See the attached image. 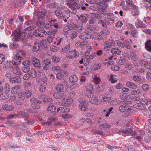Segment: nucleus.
Listing matches in <instances>:
<instances>
[{"instance_id": "9b49d317", "label": "nucleus", "mask_w": 151, "mask_h": 151, "mask_svg": "<svg viewBox=\"0 0 151 151\" xmlns=\"http://www.w3.org/2000/svg\"><path fill=\"white\" fill-rule=\"evenodd\" d=\"M32 63L35 67L40 68L41 67L40 60L39 59L35 58H33Z\"/></svg>"}, {"instance_id": "393cba45", "label": "nucleus", "mask_w": 151, "mask_h": 151, "mask_svg": "<svg viewBox=\"0 0 151 151\" xmlns=\"http://www.w3.org/2000/svg\"><path fill=\"white\" fill-rule=\"evenodd\" d=\"M75 46L76 47L79 46L80 47L82 48L84 46L88 45V42L87 41H84L83 42H77L75 43Z\"/></svg>"}, {"instance_id": "dca6fc26", "label": "nucleus", "mask_w": 151, "mask_h": 151, "mask_svg": "<svg viewBox=\"0 0 151 151\" xmlns=\"http://www.w3.org/2000/svg\"><path fill=\"white\" fill-rule=\"evenodd\" d=\"M135 26L137 28H144L146 27L147 25L145 24L141 20L137 19L135 22Z\"/></svg>"}, {"instance_id": "58836bf2", "label": "nucleus", "mask_w": 151, "mask_h": 151, "mask_svg": "<svg viewBox=\"0 0 151 151\" xmlns=\"http://www.w3.org/2000/svg\"><path fill=\"white\" fill-rule=\"evenodd\" d=\"M93 82L96 84H98L101 81V79L97 75H94L93 80Z\"/></svg>"}, {"instance_id": "603ef678", "label": "nucleus", "mask_w": 151, "mask_h": 151, "mask_svg": "<svg viewBox=\"0 0 151 151\" xmlns=\"http://www.w3.org/2000/svg\"><path fill=\"white\" fill-rule=\"evenodd\" d=\"M24 93L25 94V97L27 98L30 97L32 94V91L29 90L25 91Z\"/></svg>"}, {"instance_id": "72a5a7b5", "label": "nucleus", "mask_w": 151, "mask_h": 151, "mask_svg": "<svg viewBox=\"0 0 151 151\" xmlns=\"http://www.w3.org/2000/svg\"><path fill=\"white\" fill-rule=\"evenodd\" d=\"M14 73L17 75H20L22 74V73L20 71V69L17 67H15L14 68Z\"/></svg>"}, {"instance_id": "69168bd1", "label": "nucleus", "mask_w": 151, "mask_h": 151, "mask_svg": "<svg viewBox=\"0 0 151 151\" xmlns=\"http://www.w3.org/2000/svg\"><path fill=\"white\" fill-rule=\"evenodd\" d=\"M120 59L118 61V63L120 65H124L125 63V60L122 58L121 57H120Z\"/></svg>"}, {"instance_id": "6e6552de", "label": "nucleus", "mask_w": 151, "mask_h": 151, "mask_svg": "<svg viewBox=\"0 0 151 151\" xmlns=\"http://www.w3.org/2000/svg\"><path fill=\"white\" fill-rule=\"evenodd\" d=\"M21 88L22 86H15L11 88V92L13 94H16L21 91Z\"/></svg>"}, {"instance_id": "473e14b6", "label": "nucleus", "mask_w": 151, "mask_h": 151, "mask_svg": "<svg viewBox=\"0 0 151 151\" xmlns=\"http://www.w3.org/2000/svg\"><path fill=\"white\" fill-rule=\"evenodd\" d=\"M78 80V78L76 75L71 76L69 79V81L73 83L77 82Z\"/></svg>"}, {"instance_id": "3c124183", "label": "nucleus", "mask_w": 151, "mask_h": 151, "mask_svg": "<svg viewBox=\"0 0 151 151\" xmlns=\"http://www.w3.org/2000/svg\"><path fill=\"white\" fill-rule=\"evenodd\" d=\"M98 24H100L101 26L105 28L107 27V25L105 21H104L102 20H99L98 23Z\"/></svg>"}, {"instance_id": "7ed1b4c3", "label": "nucleus", "mask_w": 151, "mask_h": 151, "mask_svg": "<svg viewBox=\"0 0 151 151\" xmlns=\"http://www.w3.org/2000/svg\"><path fill=\"white\" fill-rule=\"evenodd\" d=\"M78 52L75 50L69 51L67 53L66 57L70 59H73L78 57Z\"/></svg>"}, {"instance_id": "4468645a", "label": "nucleus", "mask_w": 151, "mask_h": 151, "mask_svg": "<svg viewBox=\"0 0 151 151\" xmlns=\"http://www.w3.org/2000/svg\"><path fill=\"white\" fill-rule=\"evenodd\" d=\"M17 116L21 118H24L27 119L29 117V114L27 112L24 111H19L16 114Z\"/></svg>"}, {"instance_id": "c03bdc74", "label": "nucleus", "mask_w": 151, "mask_h": 151, "mask_svg": "<svg viewBox=\"0 0 151 151\" xmlns=\"http://www.w3.org/2000/svg\"><path fill=\"white\" fill-rule=\"evenodd\" d=\"M30 71L32 77L33 78H36L37 76V73L35 69L33 68H31Z\"/></svg>"}, {"instance_id": "ea45409f", "label": "nucleus", "mask_w": 151, "mask_h": 151, "mask_svg": "<svg viewBox=\"0 0 151 151\" xmlns=\"http://www.w3.org/2000/svg\"><path fill=\"white\" fill-rule=\"evenodd\" d=\"M56 90L59 91H62L64 88L63 85L61 84L58 83L56 85L55 87Z\"/></svg>"}, {"instance_id": "412c9836", "label": "nucleus", "mask_w": 151, "mask_h": 151, "mask_svg": "<svg viewBox=\"0 0 151 151\" xmlns=\"http://www.w3.org/2000/svg\"><path fill=\"white\" fill-rule=\"evenodd\" d=\"M2 108L4 110L9 111H12L14 109V107L13 105L7 104L3 105Z\"/></svg>"}, {"instance_id": "7c9ffc66", "label": "nucleus", "mask_w": 151, "mask_h": 151, "mask_svg": "<svg viewBox=\"0 0 151 151\" xmlns=\"http://www.w3.org/2000/svg\"><path fill=\"white\" fill-rule=\"evenodd\" d=\"M134 107L140 110L144 109L145 108V106L142 105L140 103L135 104L134 105Z\"/></svg>"}, {"instance_id": "20e7f679", "label": "nucleus", "mask_w": 151, "mask_h": 151, "mask_svg": "<svg viewBox=\"0 0 151 151\" xmlns=\"http://www.w3.org/2000/svg\"><path fill=\"white\" fill-rule=\"evenodd\" d=\"M114 44V42L113 40L105 41L104 45V49L106 50H110L111 48Z\"/></svg>"}, {"instance_id": "de8ad7c7", "label": "nucleus", "mask_w": 151, "mask_h": 151, "mask_svg": "<svg viewBox=\"0 0 151 151\" xmlns=\"http://www.w3.org/2000/svg\"><path fill=\"white\" fill-rule=\"evenodd\" d=\"M61 70V68L58 66H54L52 68V71L54 72H60Z\"/></svg>"}, {"instance_id": "b1692460", "label": "nucleus", "mask_w": 151, "mask_h": 151, "mask_svg": "<svg viewBox=\"0 0 151 151\" xmlns=\"http://www.w3.org/2000/svg\"><path fill=\"white\" fill-rule=\"evenodd\" d=\"M110 52L112 54L113 58L114 55H120L121 53V52L120 50L119 49L116 48H114L111 49Z\"/></svg>"}, {"instance_id": "a211bd4d", "label": "nucleus", "mask_w": 151, "mask_h": 151, "mask_svg": "<svg viewBox=\"0 0 151 151\" xmlns=\"http://www.w3.org/2000/svg\"><path fill=\"white\" fill-rule=\"evenodd\" d=\"M81 84L80 82H76L73 83L71 84L69 87V88L70 90H72L73 89L78 88L80 87Z\"/></svg>"}, {"instance_id": "a19ab883", "label": "nucleus", "mask_w": 151, "mask_h": 151, "mask_svg": "<svg viewBox=\"0 0 151 151\" xmlns=\"http://www.w3.org/2000/svg\"><path fill=\"white\" fill-rule=\"evenodd\" d=\"M109 81L112 83H116L117 82V80H116L115 78V75L112 74L110 75Z\"/></svg>"}, {"instance_id": "f8f14e48", "label": "nucleus", "mask_w": 151, "mask_h": 151, "mask_svg": "<svg viewBox=\"0 0 151 151\" xmlns=\"http://www.w3.org/2000/svg\"><path fill=\"white\" fill-rule=\"evenodd\" d=\"M101 14H95L93 15V17L88 22L90 24H93L96 19H99V17H101Z\"/></svg>"}, {"instance_id": "bf43d9fd", "label": "nucleus", "mask_w": 151, "mask_h": 151, "mask_svg": "<svg viewBox=\"0 0 151 151\" xmlns=\"http://www.w3.org/2000/svg\"><path fill=\"white\" fill-rule=\"evenodd\" d=\"M56 119L54 118H51L49 119L46 123L47 124H50L52 122L55 123L56 122Z\"/></svg>"}, {"instance_id": "774afa93", "label": "nucleus", "mask_w": 151, "mask_h": 151, "mask_svg": "<svg viewBox=\"0 0 151 151\" xmlns=\"http://www.w3.org/2000/svg\"><path fill=\"white\" fill-rule=\"evenodd\" d=\"M50 50L52 51L56 52L58 51V47L54 45H52L50 47Z\"/></svg>"}, {"instance_id": "9d476101", "label": "nucleus", "mask_w": 151, "mask_h": 151, "mask_svg": "<svg viewBox=\"0 0 151 151\" xmlns=\"http://www.w3.org/2000/svg\"><path fill=\"white\" fill-rule=\"evenodd\" d=\"M39 43L42 49H46L48 48L49 45L46 40H42L40 42H39Z\"/></svg>"}, {"instance_id": "864d4df0", "label": "nucleus", "mask_w": 151, "mask_h": 151, "mask_svg": "<svg viewBox=\"0 0 151 151\" xmlns=\"http://www.w3.org/2000/svg\"><path fill=\"white\" fill-rule=\"evenodd\" d=\"M14 59L16 61H21V60L23 59L22 57L20 56V55L17 53L14 56Z\"/></svg>"}, {"instance_id": "aec40b11", "label": "nucleus", "mask_w": 151, "mask_h": 151, "mask_svg": "<svg viewBox=\"0 0 151 151\" xmlns=\"http://www.w3.org/2000/svg\"><path fill=\"white\" fill-rule=\"evenodd\" d=\"M88 15L85 14H82L80 17H78V18L80 19L81 21L83 23H86L88 21Z\"/></svg>"}, {"instance_id": "1a4fd4ad", "label": "nucleus", "mask_w": 151, "mask_h": 151, "mask_svg": "<svg viewBox=\"0 0 151 151\" xmlns=\"http://www.w3.org/2000/svg\"><path fill=\"white\" fill-rule=\"evenodd\" d=\"M53 95L56 99H60L65 96V92L63 91H58L55 93Z\"/></svg>"}, {"instance_id": "e433bc0d", "label": "nucleus", "mask_w": 151, "mask_h": 151, "mask_svg": "<svg viewBox=\"0 0 151 151\" xmlns=\"http://www.w3.org/2000/svg\"><path fill=\"white\" fill-rule=\"evenodd\" d=\"M33 33L34 37H44L43 35L41 34L38 30H35L33 32Z\"/></svg>"}, {"instance_id": "bb28decb", "label": "nucleus", "mask_w": 151, "mask_h": 151, "mask_svg": "<svg viewBox=\"0 0 151 151\" xmlns=\"http://www.w3.org/2000/svg\"><path fill=\"white\" fill-rule=\"evenodd\" d=\"M10 81L12 83L16 82L20 83L21 82V79L20 77L18 76L11 78Z\"/></svg>"}, {"instance_id": "423d86ee", "label": "nucleus", "mask_w": 151, "mask_h": 151, "mask_svg": "<svg viewBox=\"0 0 151 151\" xmlns=\"http://www.w3.org/2000/svg\"><path fill=\"white\" fill-rule=\"evenodd\" d=\"M131 6L132 7V14L134 16H138L139 15V12L138 11V7L134 4H131Z\"/></svg>"}, {"instance_id": "4be33fe9", "label": "nucleus", "mask_w": 151, "mask_h": 151, "mask_svg": "<svg viewBox=\"0 0 151 151\" xmlns=\"http://www.w3.org/2000/svg\"><path fill=\"white\" fill-rule=\"evenodd\" d=\"M89 102L91 104L96 105L99 104L100 103V101L98 99V98L94 96L93 98L89 100Z\"/></svg>"}, {"instance_id": "f704fd0d", "label": "nucleus", "mask_w": 151, "mask_h": 151, "mask_svg": "<svg viewBox=\"0 0 151 151\" xmlns=\"http://www.w3.org/2000/svg\"><path fill=\"white\" fill-rule=\"evenodd\" d=\"M144 62L145 67L151 70V63L147 60L144 61Z\"/></svg>"}, {"instance_id": "5701e85b", "label": "nucleus", "mask_w": 151, "mask_h": 151, "mask_svg": "<svg viewBox=\"0 0 151 151\" xmlns=\"http://www.w3.org/2000/svg\"><path fill=\"white\" fill-rule=\"evenodd\" d=\"M129 124L127 123L126 126L127 127L126 128V129L122 130L121 131H120V132H121L122 133H124L127 134H130L132 133L133 132L132 130L130 128L128 127H129Z\"/></svg>"}, {"instance_id": "e2e57ef3", "label": "nucleus", "mask_w": 151, "mask_h": 151, "mask_svg": "<svg viewBox=\"0 0 151 151\" xmlns=\"http://www.w3.org/2000/svg\"><path fill=\"white\" fill-rule=\"evenodd\" d=\"M52 61L55 63L58 62L60 60L59 57L55 56H53L52 58Z\"/></svg>"}, {"instance_id": "0e129e2a", "label": "nucleus", "mask_w": 151, "mask_h": 151, "mask_svg": "<svg viewBox=\"0 0 151 151\" xmlns=\"http://www.w3.org/2000/svg\"><path fill=\"white\" fill-rule=\"evenodd\" d=\"M125 47L129 49H131L132 48L131 46L130 45V43L129 41H124Z\"/></svg>"}, {"instance_id": "c85d7f7f", "label": "nucleus", "mask_w": 151, "mask_h": 151, "mask_svg": "<svg viewBox=\"0 0 151 151\" xmlns=\"http://www.w3.org/2000/svg\"><path fill=\"white\" fill-rule=\"evenodd\" d=\"M9 95L8 93L6 92H3L0 94V99L1 100H5L9 98Z\"/></svg>"}, {"instance_id": "a18cd8bd", "label": "nucleus", "mask_w": 151, "mask_h": 151, "mask_svg": "<svg viewBox=\"0 0 151 151\" xmlns=\"http://www.w3.org/2000/svg\"><path fill=\"white\" fill-rule=\"evenodd\" d=\"M58 33V31L54 29H52H52H50V30H49L48 32V33L49 35H54L55 34H57Z\"/></svg>"}, {"instance_id": "79ce46f5", "label": "nucleus", "mask_w": 151, "mask_h": 151, "mask_svg": "<svg viewBox=\"0 0 151 151\" xmlns=\"http://www.w3.org/2000/svg\"><path fill=\"white\" fill-rule=\"evenodd\" d=\"M93 39H96L97 41L99 40H101L103 39V37L100 34H95L92 37Z\"/></svg>"}, {"instance_id": "4d7b16f0", "label": "nucleus", "mask_w": 151, "mask_h": 151, "mask_svg": "<svg viewBox=\"0 0 151 151\" xmlns=\"http://www.w3.org/2000/svg\"><path fill=\"white\" fill-rule=\"evenodd\" d=\"M4 88L5 92H7L8 93L11 90L10 86L8 83H6L5 85Z\"/></svg>"}, {"instance_id": "2f4dec72", "label": "nucleus", "mask_w": 151, "mask_h": 151, "mask_svg": "<svg viewBox=\"0 0 151 151\" xmlns=\"http://www.w3.org/2000/svg\"><path fill=\"white\" fill-rule=\"evenodd\" d=\"M146 49L149 51L151 52V41H147L145 44Z\"/></svg>"}, {"instance_id": "37998d69", "label": "nucleus", "mask_w": 151, "mask_h": 151, "mask_svg": "<svg viewBox=\"0 0 151 151\" xmlns=\"http://www.w3.org/2000/svg\"><path fill=\"white\" fill-rule=\"evenodd\" d=\"M25 96L24 92H20L18 94V97L19 99L21 100H23L25 99Z\"/></svg>"}, {"instance_id": "2eb2a0df", "label": "nucleus", "mask_w": 151, "mask_h": 151, "mask_svg": "<svg viewBox=\"0 0 151 151\" xmlns=\"http://www.w3.org/2000/svg\"><path fill=\"white\" fill-rule=\"evenodd\" d=\"M54 13L58 19H62V18L63 17V14L61 10L59 9L56 10Z\"/></svg>"}, {"instance_id": "f03ea898", "label": "nucleus", "mask_w": 151, "mask_h": 151, "mask_svg": "<svg viewBox=\"0 0 151 151\" xmlns=\"http://www.w3.org/2000/svg\"><path fill=\"white\" fill-rule=\"evenodd\" d=\"M30 101L31 102H32L33 103L32 104V106L34 108L37 109L40 107V105L42 103V101H40L38 99L32 98L30 99Z\"/></svg>"}, {"instance_id": "49530a36", "label": "nucleus", "mask_w": 151, "mask_h": 151, "mask_svg": "<svg viewBox=\"0 0 151 151\" xmlns=\"http://www.w3.org/2000/svg\"><path fill=\"white\" fill-rule=\"evenodd\" d=\"M86 96L88 98H92L94 96L93 90L87 91L86 94Z\"/></svg>"}, {"instance_id": "052dcab7", "label": "nucleus", "mask_w": 151, "mask_h": 151, "mask_svg": "<svg viewBox=\"0 0 151 151\" xmlns=\"http://www.w3.org/2000/svg\"><path fill=\"white\" fill-rule=\"evenodd\" d=\"M110 127L108 123L102 124L99 125V127L100 129H102L103 128H108Z\"/></svg>"}, {"instance_id": "09e8293b", "label": "nucleus", "mask_w": 151, "mask_h": 151, "mask_svg": "<svg viewBox=\"0 0 151 151\" xmlns=\"http://www.w3.org/2000/svg\"><path fill=\"white\" fill-rule=\"evenodd\" d=\"M30 70V67L28 66H24L22 68V71L24 73H28Z\"/></svg>"}, {"instance_id": "cd10ccee", "label": "nucleus", "mask_w": 151, "mask_h": 151, "mask_svg": "<svg viewBox=\"0 0 151 151\" xmlns=\"http://www.w3.org/2000/svg\"><path fill=\"white\" fill-rule=\"evenodd\" d=\"M132 79L134 81L137 82H140L139 83L142 84L143 82L142 81V77L140 76H134L132 78Z\"/></svg>"}, {"instance_id": "13d9d810", "label": "nucleus", "mask_w": 151, "mask_h": 151, "mask_svg": "<svg viewBox=\"0 0 151 151\" xmlns=\"http://www.w3.org/2000/svg\"><path fill=\"white\" fill-rule=\"evenodd\" d=\"M139 102L142 104V105H143L144 106H145V105L147 104L148 103V100L145 99H141L140 100Z\"/></svg>"}, {"instance_id": "338daca9", "label": "nucleus", "mask_w": 151, "mask_h": 151, "mask_svg": "<svg viewBox=\"0 0 151 151\" xmlns=\"http://www.w3.org/2000/svg\"><path fill=\"white\" fill-rule=\"evenodd\" d=\"M27 38L28 39L30 40H32L35 38L33 33L30 32L28 33L27 36Z\"/></svg>"}, {"instance_id": "ddd939ff", "label": "nucleus", "mask_w": 151, "mask_h": 151, "mask_svg": "<svg viewBox=\"0 0 151 151\" xmlns=\"http://www.w3.org/2000/svg\"><path fill=\"white\" fill-rule=\"evenodd\" d=\"M47 11L46 10L39 11L36 13L37 18H42L44 17L47 14Z\"/></svg>"}, {"instance_id": "8fccbe9b", "label": "nucleus", "mask_w": 151, "mask_h": 151, "mask_svg": "<svg viewBox=\"0 0 151 151\" xmlns=\"http://www.w3.org/2000/svg\"><path fill=\"white\" fill-rule=\"evenodd\" d=\"M101 65V63H95L93 65L92 69L94 70L98 69L100 68Z\"/></svg>"}, {"instance_id": "39448f33", "label": "nucleus", "mask_w": 151, "mask_h": 151, "mask_svg": "<svg viewBox=\"0 0 151 151\" xmlns=\"http://www.w3.org/2000/svg\"><path fill=\"white\" fill-rule=\"evenodd\" d=\"M119 109L122 112H128L132 110L130 106L125 104L120 106Z\"/></svg>"}, {"instance_id": "6ab92c4d", "label": "nucleus", "mask_w": 151, "mask_h": 151, "mask_svg": "<svg viewBox=\"0 0 151 151\" xmlns=\"http://www.w3.org/2000/svg\"><path fill=\"white\" fill-rule=\"evenodd\" d=\"M40 50H42V49L40 45L39 42H35L33 45V51L34 52H37Z\"/></svg>"}, {"instance_id": "c9c22d12", "label": "nucleus", "mask_w": 151, "mask_h": 151, "mask_svg": "<svg viewBox=\"0 0 151 151\" xmlns=\"http://www.w3.org/2000/svg\"><path fill=\"white\" fill-rule=\"evenodd\" d=\"M122 102V103H125L126 102V101L123 100L121 101H119L117 100L116 99H114L112 100L111 102V104L112 105H116L118 104L119 103Z\"/></svg>"}, {"instance_id": "5fc2aeb1", "label": "nucleus", "mask_w": 151, "mask_h": 151, "mask_svg": "<svg viewBox=\"0 0 151 151\" xmlns=\"http://www.w3.org/2000/svg\"><path fill=\"white\" fill-rule=\"evenodd\" d=\"M56 108L52 104H51L48 107V109L53 112L56 111Z\"/></svg>"}, {"instance_id": "f3484780", "label": "nucleus", "mask_w": 151, "mask_h": 151, "mask_svg": "<svg viewBox=\"0 0 151 151\" xmlns=\"http://www.w3.org/2000/svg\"><path fill=\"white\" fill-rule=\"evenodd\" d=\"M25 37L24 32H20L19 33L16 34L15 38L16 41H18L22 40Z\"/></svg>"}, {"instance_id": "0eeeda50", "label": "nucleus", "mask_w": 151, "mask_h": 151, "mask_svg": "<svg viewBox=\"0 0 151 151\" xmlns=\"http://www.w3.org/2000/svg\"><path fill=\"white\" fill-rule=\"evenodd\" d=\"M43 69L45 70H47L49 69L51 66V61L47 58L45 59L43 61Z\"/></svg>"}, {"instance_id": "4c0bfd02", "label": "nucleus", "mask_w": 151, "mask_h": 151, "mask_svg": "<svg viewBox=\"0 0 151 151\" xmlns=\"http://www.w3.org/2000/svg\"><path fill=\"white\" fill-rule=\"evenodd\" d=\"M79 109L81 111H85L87 109L88 107L86 105H84L83 104H80L78 106Z\"/></svg>"}, {"instance_id": "680f3d73", "label": "nucleus", "mask_w": 151, "mask_h": 151, "mask_svg": "<svg viewBox=\"0 0 151 151\" xmlns=\"http://www.w3.org/2000/svg\"><path fill=\"white\" fill-rule=\"evenodd\" d=\"M86 89L87 91H93V86L91 84H87L86 86Z\"/></svg>"}, {"instance_id": "c756f323", "label": "nucleus", "mask_w": 151, "mask_h": 151, "mask_svg": "<svg viewBox=\"0 0 151 151\" xmlns=\"http://www.w3.org/2000/svg\"><path fill=\"white\" fill-rule=\"evenodd\" d=\"M110 50H106V53L104 54L105 56L107 57L108 59L109 60H112V58H113L112 54Z\"/></svg>"}, {"instance_id": "6e6d98bb", "label": "nucleus", "mask_w": 151, "mask_h": 151, "mask_svg": "<svg viewBox=\"0 0 151 151\" xmlns=\"http://www.w3.org/2000/svg\"><path fill=\"white\" fill-rule=\"evenodd\" d=\"M107 15L108 17V19L110 21H114L115 20V18L113 14L108 13Z\"/></svg>"}, {"instance_id": "f257e3e1", "label": "nucleus", "mask_w": 151, "mask_h": 151, "mask_svg": "<svg viewBox=\"0 0 151 151\" xmlns=\"http://www.w3.org/2000/svg\"><path fill=\"white\" fill-rule=\"evenodd\" d=\"M76 0H67L66 4L73 12H72L75 14L77 12V9L80 8L81 5L76 2Z\"/></svg>"}, {"instance_id": "a878e982", "label": "nucleus", "mask_w": 151, "mask_h": 151, "mask_svg": "<svg viewBox=\"0 0 151 151\" xmlns=\"http://www.w3.org/2000/svg\"><path fill=\"white\" fill-rule=\"evenodd\" d=\"M126 85L128 87L133 89H136L137 88V86L136 85L129 81H128L126 83Z\"/></svg>"}]
</instances>
